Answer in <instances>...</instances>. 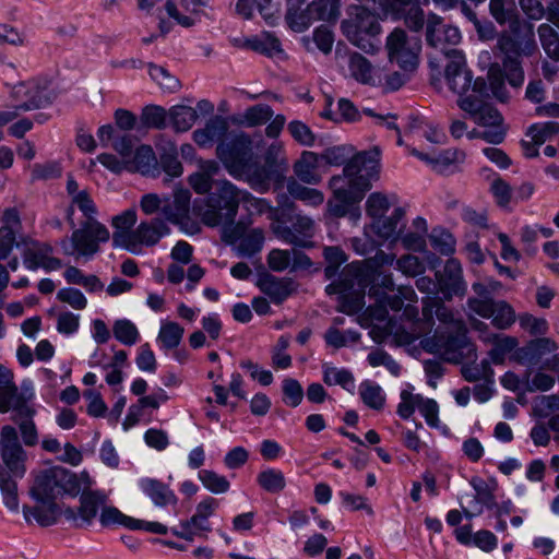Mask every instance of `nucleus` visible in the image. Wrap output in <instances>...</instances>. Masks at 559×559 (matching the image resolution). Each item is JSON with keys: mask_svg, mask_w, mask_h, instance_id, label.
<instances>
[{"mask_svg": "<svg viewBox=\"0 0 559 559\" xmlns=\"http://www.w3.org/2000/svg\"><path fill=\"white\" fill-rule=\"evenodd\" d=\"M80 491L81 486L75 474L60 466L45 469L36 476L29 489L36 506H24V518L29 522L33 516L40 526L52 525L61 512L56 499L63 495L74 497Z\"/></svg>", "mask_w": 559, "mask_h": 559, "instance_id": "obj_1", "label": "nucleus"}, {"mask_svg": "<svg viewBox=\"0 0 559 559\" xmlns=\"http://www.w3.org/2000/svg\"><path fill=\"white\" fill-rule=\"evenodd\" d=\"M247 193L239 190L228 180L215 181V187L209 193L205 206L201 213V221L210 227H216L225 222L236 218L239 204Z\"/></svg>", "mask_w": 559, "mask_h": 559, "instance_id": "obj_2", "label": "nucleus"}, {"mask_svg": "<svg viewBox=\"0 0 559 559\" xmlns=\"http://www.w3.org/2000/svg\"><path fill=\"white\" fill-rule=\"evenodd\" d=\"M457 106L475 123L487 128L485 131L473 130L467 133L469 139H483L491 144H500L504 141L508 127L503 122V117L499 110L485 99L462 98Z\"/></svg>", "mask_w": 559, "mask_h": 559, "instance_id": "obj_3", "label": "nucleus"}, {"mask_svg": "<svg viewBox=\"0 0 559 559\" xmlns=\"http://www.w3.org/2000/svg\"><path fill=\"white\" fill-rule=\"evenodd\" d=\"M420 344L427 352L439 354L449 362L476 360V347L467 337V328L464 322H456V329L451 332H436L433 336L424 338Z\"/></svg>", "mask_w": 559, "mask_h": 559, "instance_id": "obj_4", "label": "nucleus"}, {"mask_svg": "<svg viewBox=\"0 0 559 559\" xmlns=\"http://www.w3.org/2000/svg\"><path fill=\"white\" fill-rule=\"evenodd\" d=\"M343 35L356 47L367 53L377 51L376 45L370 40L381 32L380 23L369 9L364 5L352 4L346 10V17L341 23Z\"/></svg>", "mask_w": 559, "mask_h": 559, "instance_id": "obj_5", "label": "nucleus"}, {"mask_svg": "<svg viewBox=\"0 0 559 559\" xmlns=\"http://www.w3.org/2000/svg\"><path fill=\"white\" fill-rule=\"evenodd\" d=\"M216 156L234 178L241 179L254 159L252 140L245 132L228 133L217 144Z\"/></svg>", "mask_w": 559, "mask_h": 559, "instance_id": "obj_6", "label": "nucleus"}, {"mask_svg": "<svg viewBox=\"0 0 559 559\" xmlns=\"http://www.w3.org/2000/svg\"><path fill=\"white\" fill-rule=\"evenodd\" d=\"M452 59L447 64L444 78L449 88L459 95L456 100L462 98L484 99L488 96L487 81L484 78L473 80L472 71L466 67L464 56L453 50Z\"/></svg>", "mask_w": 559, "mask_h": 559, "instance_id": "obj_7", "label": "nucleus"}, {"mask_svg": "<svg viewBox=\"0 0 559 559\" xmlns=\"http://www.w3.org/2000/svg\"><path fill=\"white\" fill-rule=\"evenodd\" d=\"M108 239V229L95 218L90 217L81 224L80 228L73 230L71 238L61 240V247L66 254L75 255L76 259L91 258L99 251V242Z\"/></svg>", "mask_w": 559, "mask_h": 559, "instance_id": "obj_8", "label": "nucleus"}, {"mask_svg": "<svg viewBox=\"0 0 559 559\" xmlns=\"http://www.w3.org/2000/svg\"><path fill=\"white\" fill-rule=\"evenodd\" d=\"M385 48L390 62L396 63L403 71L417 68L421 50L420 36H408L405 29L396 27L388 36Z\"/></svg>", "mask_w": 559, "mask_h": 559, "instance_id": "obj_9", "label": "nucleus"}, {"mask_svg": "<svg viewBox=\"0 0 559 559\" xmlns=\"http://www.w3.org/2000/svg\"><path fill=\"white\" fill-rule=\"evenodd\" d=\"M433 311L440 322L450 325L453 330L456 329V322H464L456 318L454 312L444 306L440 298L427 296L423 298V319L412 322L411 332H407L404 337L406 343L411 344L431 332L435 325Z\"/></svg>", "mask_w": 559, "mask_h": 559, "instance_id": "obj_10", "label": "nucleus"}, {"mask_svg": "<svg viewBox=\"0 0 559 559\" xmlns=\"http://www.w3.org/2000/svg\"><path fill=\"white\" fill-rule=\"evenodd\" d=\"M169 233V227L164 219L155 217L142 222L132 234L112 235V243L116 247L127 249L132 253L140 252V246H154L159 239Z\"/></svg>", "mask_w": 559, "mask_h": 559, "instance_id": "obj_11", "label": "nucleus"}, {"mask_svg": "<svg viewBox=\"0 0 559 559\" xmlns=\"http://www.w3.org/2000/svg\"><path fill=\"white\" fill-rule=\"evenodd\" d=\"M0 455L5 468L15 477H23L27 454L23 449L17 431L13 426L5 425L0 431Z\"/></svg>", "mask_w": 559, "mask_h": 559, "instance_id": "obj_12", "label": "nucleus"}, {"mask_svg": "<svg viewBox=\"0 0 559 559\" xmlns=\"http://www.w3.org/2000/svg\"><path fill=\"white\" fill-rule=\"evenodd\" d=\"M497 47L504 58H521L522 55L531 56L536 49L534 25L524 23L518 33L502 32L498 36Z\"/></svg>", "mask_w": 559, "mask_h": 559, "instance_id": "obj_13", "label": "nucleus"}, {"mask_svg": "<svg viewBox=\"0 0 559 559\" xmlns=\"http://www.w3.org/2000/svg\"><path fill=\"white\" fill-rule=\"evenodd\" d=\"M461 40L460 31L451 25L443 23V19L433 13L427 14L426 43L443 52L445 56H453V50L449 46H455Z\"/></svg>", "mask_w": 559, "mask_h": 559, "instance_id": "obj_14", "label": "nucleus"}, {"mask_svg": "<svg viewBox=\"0 0 559 559\" xmlns=\"http://www.w3.org/2000/svg\"><path fill=\"white\" fill-rule=\"evenodd\" d=\"M0 227V260H5L16 242V236L22 230L20 212L16 207H8L1 215Z\"/></svg>", "mask_w": 559, "mask_h": 559, "instance_id": "obj_15", "label": "nucleus"}, {"mask_svg": "<svg viewBox=\"0 0 559 559\" xmlns=\"http://www.w3.org/2000/svg\"><path fill=\"white\" fill-rule=\"evenodd\" d=\"M12 411V417L34 416L35 409L27 404L26 397L19 392L14 381L0 388V413Z\"/></svg>", "mask_w": 559, "mask_h": 559, "instance_id": "obj_16", "label": "nucleus"}, {"mask_svg": "<svg viewBox=\"0 0 559 559\" xmlns=\"http://www.w3.org/2000/svg\"><path fill=\"white\" fill-rule=\"evenodd\" d=\"M257 286L274 304L283 302L294 292V282L292 278H278L267 272H263L259 275Z\"/></svg>", "mask_w": 559, "mask_h": 559, "instance_id": "obj_17", "label": "nucleus"}, {"mask_svg": "<svg viewBox=\"0 0 559 559\" xmlns=\"http://www.w3.org/2000/svg\"><path fill=\"white\" fill-rule=\"evenodd\" d=\"M412 154L428 163L431 168L440 175L451 173L452 166L462 164L466 157L465 153L457 148L444 150L440 152L436 157H431L430 155L419 152L416 148L412 150Z\"/></svg>", "mask_w": 559, "mask_h": 559, "instance_id": "obj_18", "label": "nucleus"}, {"mask_svg": "<svg viewBox=\"0 0 559 559\" xmlns=\"http://www.w3.org/2000/svg\"><path fill=\"white\" fill-rule=\"evenodd\" d=\"M330 188L333 191V199L328 201V210L332 216L343 217L348 213L349 207L358 202L346 191L343 177L333 176L330 179Z\"/></svg>", "mask_w": 559, "mask_h": 559, "instance_id": "obj_19", "label": "nucleus"}, {"mask_svg": "<svg viewBox=\"0 0 559 559\" xmlns=\"http://www.w3.org/2000/svg\"><path fill=\"white\" fill-rule=\"evenodd\" d=\"M557 348V343L551 338H536L518 349V361L524 365L534 366L537 365L546 354L554 353Z\"/></svg>", "mask_w": 559, "mask_h": 559, "instance_id": "obj_20", "label": "nucleus"}, {"mask_svg": "<svg viewBox=\"0 0 559 559\" xmlns=\"http://www.w3.org/2000/svg\"><path fill=\"white\" fill-rule=\"evenodd\" d=\"M439 288L447 299H451L453 295H463L465 293L462 267L457 260L450 259L447 261L443 276L439 281Z\"/></svg>", "mask_w": 559, "mask_h": 559, "instance_id": "obj_21", "label": "nucleus"}, {"mask_svg": "<svg viewBox=\"0 0 559 559\" xmlns=\"http://www.w3.org/2000/svg\"><path fill=\"white\" fill-rule=\"evenodd\" d=\"M290 221L292 228L287 226L278 227L277 233L283 238V240L298 247L312 246L311 242L304 240L296 233L305 237H310L313 231V221L310 217L302 215H296L294 218H290Z\"/></svg>", "mask_w": 559, "mask_h": 559, "instance_id": "obj_22", "label": "nucleus"}, {"mask_svg": "<svg viewBox=\"0 0 559 559\" xmlns=\"http://www.w3.org/2000/svg\"><path fill=\"white\" fill-rule=\"evenodd\" d=\"M489 12L499 25L508 24L512 33H518L524 24L519 17L514 0H490Z\"/></svg>", "mask_w": 559, "mask_h": 559, "instance_id": "obj_23", "label": "nucleus"}, {"mask_svg": "<svg viewBox=\"0 0 559 559\" xmlns=\"http://www.w3.org/2000/svg\"><path fill=\"white\" fill-rule=\"evenodd\" d=\"M228 122L222 116L211 118L204 128L193 132V140L201 147H209L215 141L221 142L227 136Z\"/></svg>", "mask_w": 559, "mask_h": 559, "instance_id": "obj_24", "label": "nucleus"}, {"mask_svg": "<svg viewBox=\"0 0 559 559\" xmlns=\"http://www.w3.org/2000/svg\"><path fill=\"white\" fill-rule=\"evenodd\" d=\"M140 486L156 507L176 506L178 502L177 496L169 486L158 479L144 478L141 480Z\"/></svg>", "mask_w": 559, "mask_h": 559, "instance_id": "obj_25", "label": "nucleus"}, {"mask_svg": "<svg viewBox=\"0 0 559 559\" xmlns=\"http://www.w3.org/2000/svg\"><path fill=\"white\" fill-rule=\"evenodd\" d=\"M243 46L267 57H275L280 60L287 59L280 39L269 32L247 38Z\"/></svg>", "mask_w": 559, "mask_h": 559, "instance_id": "obj_26", "label": "nucleus"}, {"mask_svg": "<svg viewBox=\"0 0 559 559\" xmlns=\"http://www.w3.org/2000/svg\"><path fill=\"white\" fill-rule=\"evenodd\" d=\"M108 496L99 490H83L80 496L78 514L80 519L90 524L97 515L99 508L107 503Z\"/></svg>", "mask_w": 559, "mask_h": 559, "instance_id": "obj_27", "label": "nucleus"}, {"mask_svg": "<svg viewBox=\"0 0 559 559\" xmlns=\"http://www.w3.org/2000/svg\"><path fill=\"white\" fill-rule=\"evenodd\" d=\"M217 507L218 502L214 498L209 497L204 499L197 506L195 513L189 520L180 522V526L188 527L191 525L202 534L211 532V526L207 520L214 513Z\"/></svg>", "mask_w": 559, "mask_h": 559, "instance_id": "obj_28", "label": "nucleus"}, {"mask_svg": "<svg viewBox=\"0 0 559 559\" xmlns=\"http://www.w3.org/2000/svg\"><path fill=\"white\" fill-rule=\"evenodd\" d=\"M405 212L396 207L390 216H382L371 224L373 231L383 239L395 238L402 231L401 221Z\"/></svg>", "mask_w": 559, "mask_h": 559, "instance_id": "obj_29", "label": "nucleus"}, {"mask_svg": "<svg viewBox=\"0 0 559 559\" xmlns=\"http://www.w3.org/2000/svg\"><path fill=\"white\" fill-rule=\"evenodd\" d=\"M23 262L28 270H37L41 266L46 253L52 252V247L45 242L34 241L28 238H23Z\"/></svg>", "mask_w": 559, "mask_h": 559, "instance_id": "obj_30", "label": "nucleus"}, {"mask_svg": "<svg viewBox=\"0 0 559 559\" xmlns=\"http://www.w3.org/2000/svg\"><path fill=\"white\" fill-rule=\"evenodd\" d=\"M285 21L294 32L301 33L306 31L313 22L309 4L304 9L295 0H288Z\"/></svg>", "mask_w": 559, "mask_h": 559, "instance_id": "obj_31", "label": "nucleus"}, {"mask_svg": "<svg viewBox=\"0 0 559 559\" xmlns=\"http://www.w3.org/2000/svg\"><path fill=\"white\" fill-rule=\"evenodd\" d=\"M481 340L486 343H492L493 347L489 352V356L495 364H502L508 353L513 350L518 341L511 336H500L499 334L481 335Z\"/></svg>", "mask_w": 559, "mask_h": 559, "instance_id": "obj_32", "label": "nucleus"}, {"mask_svg": "<svg viewBox=\"0 0 559 559\" xmlns=\"http://www.w3.org/2000/svg\"><path fill=\"white\" fill-rule=\"evenodd\" d=\"M287 191L294 199L312 206H318L324 201V195L321 191L302 186L294 177L287 179Z\"/></svg>", "mask_w": 559, "mask_h": 559, "instance_id": "obj_33", "label": "nucleus"}, {"mask_svg": "<svg viewBox=\"0 0 559 559\" xmlns=\"http://www.w3.org/2000/svg\"><path fill=\"white\" fill-rule=\"evenodd\" d=\"M348 69L350 76L361 84H373L372 70L370 61L358 52L349 56Z\"/></svg>", "mask_w": 559, "mask_h": 559, "instance_id": "obj_34", "label": "nucleus"}, {"mask_svg": "<svg viewBox=\"0 0 559 559\" xmlns=\"http://www.w3.org/2000/svg\"><path fill=\"white\" fill-rule=\"evenodd\" d=\"M242 178H245L248 181L251 188L259 191H265L270 186V181L272 178V169H270L265 165H259L258 163L252 160Z\"/></svg>", "mask_w": 559, "mask_h": 559, "instance_id": "obj_35", "label": "nucleus"}, {"mask_svg": "<svg viewBox=\"0 0 559 559\" xmlns=\"http://www.w3.org/2000/svg\"><path fill=\"white\" fill-rule=\"evenodd\" d=\"M394 19H402L404 25L413 33H420L427 26V15L419 4L414 3L403 10V13L392 15Z\"/></svg>", "mask_w": 559, "mask_h": 559, "instance_id": "obj_36", "label": "nucleus"}, {"mask_svg": "<svg viewBox=\"0 0 559 559\" xmlns=\"http://www.w3.org/2000/svg\"><path fill=\"white\" fill-rule=\"evenodd\" d=\"M377 160L370 153H359L352 157L344 166L342 176L345 182L352 178H355L360 174L362 169H374Z\"/></svg>", "mask_w": 559, "mask_h": 559, "instance_id": "obj_37", "label": "nucleus"}, {"mask_svg": "<svg viewBox=\"0 0 559 559\" xmlns=\"http://www.w3.org/2000/svg\"><path fill=\"white\" fill-rule=\"evenodd\" d=\"M236 11L245 20L252 19L254 11L269 19L273 14L272 0H238Z\"/></svg>", "mask_w": 559, "mask_h": 559, "instance_id": "obj_38", "label": "nucleus"}, {"mask_svg": "<svg viewBox=\"0 0 559 559\" xmlns=\"http://www.w3.org/2000/svg\"><path fill=\"white\" fill-rule=\"evenodd\" d=\"M169 116L173 127L178 132L188 131L198 119L197 110L183 105L174 106L169 111Z\"/></svg>", "mask_w": 559, "mask_h": 559, "instance_id": "obj_39", "label": "nucleus"}, {"mask_svg": "<svg viewBox=\"0 0 559 559\" xmlns=\"http://www.w3.org/2000/svg\"><path fill=\"white\" fill-rule=\"evenodd\" d=\"M257 481L263 490L270 493H278L286 487L284 473L275 468H267L260 472Z\"/></svg>", "mask_w": 559, "mask_h": 559, "instance_id": "obj_40", "label": "nucleus"}, {"mask_svg": "<svg viewBox=\"0 0 559 559\" xmlns=\"http://www.w3.org/2000/svg\"><path fill=\"white\" fill-rule=\"evenodd\" d=\"M263 242L264 231L261 228H252L239 241L237 253L240 257H252L262 249Z\"/></svg>", "mask_w": 559, "mask_h": 559, "instance_id": "obj_41", "label": "nucleus"}, {"mask_svg": "<svg viewBox=\"0 0 559 559\" xmlns=\"http://www.w3.org/2000/svg\"><path fill=\"white\" fill-rule=\"evenodd\" d=\"M539 40L546 55L559 61V35L549 24H540L537 28Z\"/></svg>", "mask_w": 559, "mask_h": 559, "instance_id": "obj_42", "label": "nucleus"}, {"mask_svg": "<svg viewBox=\"0 0 559 559\" xmlns=\"http://www.w3.org/2000/svg\"><path fill=\"white\" fill-rule=\"evenodd\" d=\"M487 88L491 91L495 98L501 103L509 100V93L504 85V74L498 64H493L488 70Z\"/></svg>", "mask_w": 559, "mask_h": 559, "instance_id": "obj_43", "label": "nucleus"}, {"mask_svg": "<svg viewBox=\"0 0 559 559\" xmlns=\"http://www.w3.org/2000/svg\"><path fill=\"white\" fill-rule=\"evenodd\" d=\"M323 381L328 385L338 384L347 391L354 389V377L346 369H338L328 365L323 366Z\"/></svg>", "mask_w": 559, "mask_h": 559, "instance_id": "obj_44", "label": "nucleus"}, {"mask_svg": "<svg viewBox=\"0 0 559 559\" xmlns=\"http://www.w3.org/2000/svg\"><path fill=\"white\" fill-rule=\"evenodd\" d=\"M183 332V328L177 322L166 321L162 323L158 340L166 349H174L180 344Z\"/></svg>", "mask_w": 559, "mask_h": 559, "instance_id": "obj_45", "label": "nucleus"}, {"mask_svg": "<svg viewBox=\"0 0 559 559\" xmlns=\"http://www.w3.org/2000/svg\"><path fill=\"white\" fill-rule=\"evenodd\" d=\"M323 257L326 262L324 275L326 280H332L336 276L340 266L346 261L345 252L336 246L325 247Z\"/></svg>", "mask_w": 559, "mask_h": 559, "instance_id": "obj_46", "label": "nucleus"}, {"mask_svg": "<svg viewBox=\"0 0 559 559\" xmlns=\"http://www.w3.org/2000/svg\"><path fill=\"white\" fill-rule=\"evenodd\" d=\"M0 490L5 506L15 510L19 506L17 485L9 473L0 471Z\"/></svg>", "mask_w": 559, "mask_h": 559, "instance_id": "obj_47", "label": "nucleus"}, {"mask_svg": "<svg viewBox=\"0 0 559 559\" xmlns=\"http://www.w3.org/2000/svg\"><path fill=\"white\" fill-rule=\"evenodd\" d=\"M150 75L160 86V88L174 93L179 90L180 82L171 75L165 68L150 63Z\"/></svg>", "mask_w": 559, "mask_h": 559, "instance_id": "obj_48", "label": "nucleus"}, {"mask_svg": "<svg viewBox=\"0 0 559 559\" xmlns=\"http://www.w3.org/2000/svg\"><path fill=\"white\" fill-rule=\"evenodd\" d=\"M359 393L362 402L372 409H381L384 405L385 399L381 393L379 385L365 381L360 384Z\"/></svg>", "mask_w": 559, "mask_h": 559, "instance_id": "obj_49", "label": "nucleus"}, {"mask_svg": "<svg viewBox=\"0 0 559 559\" xmlns=\"http://www.w3.org/2000/svg\"><path fill=\"white\" fill-rule=\"evenodd\" d=\"M272 116L273 110L271 106L266 104H259L246 109L243 114V122L248 127H255L264 124L272 118Z\"/></svg>", "mask_w": 559, "mask_h": 559, "instance_id": "obj_50", "label": "nucleus"}, {"mask_svg": "<svg viewBox=\"0 0 559 559\" xmlns=\"http://www.w3.org/2000/svg\"><path fill=\"white\" fill-rule=\"evenodd\" d=\"M112 332L115 337L124 345L131 346L139 338L136 326L129 320H117L114 324Z\"/></svg>", "mask_w": 559, "mask_h": 559, "instance_id": "obj_51", "label": "nucleus"}, {"mask_svg": "<svg viewBox=\"0 0 559 559\" xmlns=\"http://www.w3.org/2000/svg\"><path fill=\"white\" fill-rule=\"evenodd\" d=\"M492 324L500 330L510 328L515 321V312L512 307L503 300L496 301Z\"/></svg>", "mask_w": 559, "mask_h": 559, "instance_id": "obj_52", "label": "nucleus"}, {"mask_svg": "<svg viewBox=\"0 0 559 559\" xmlns=\"http://www.w3.org/2000/svg\"><path fill=\"white\" fill-rule=\"evenodd\" d=\"M502 67L504 78L508 80L509 84L515 88L521 87L524 82V70L522 68L521 58H503Z\"/></svg>", "mask_w": 559, "mask_h": 559, "instance_id": "obj_53", "label": "nucleus"}, {"mask_svg": "<svg viewBox=\"0 0 559 559\" xmlns=\"http://www.w3.org/2000/svg\"><path fill=\"white\" fill-rule=\"evenodd\" d=\"M166 110L156 105L145 106L141 114V121L147 128L163 129L166 126Z\"/></svg>", "mask_w": 559, "mask_h": 559, "instance_id": "obj_54", "label": "nucleus"}, {"mask_svg": "<svg viewBox=\"0 0 559 559\" xmlns=\"http://www.w3.org/2000/svg\"><path fill=\"white\" fill-rule=\"evenodd\" d=\"M19 426L23 442L26 447H34L38 443V432L33 421V416L12 417Z\"/></svg>", "mask_w": 559, "mask_h": 559, "instance_id": "obj_55", "label": "nucleus"}, {"mask_svg": "<svg viewBox=\"0 0 559 559\" xmlns=\"http://www.w3.org/2000/svg\"><path fill=\"white\" fill-rule=\"evenodd\" d=\"M99 521L103 526L119 524L130 530H132V525L134 524L133 518L123 514L115 507L106 506L102 509Z\"/></svg>", "mask_w": 559, "mask_h": 559, "instance_id": "obj_56", "label": "nucleus"}, {"mask_svg": "<svg viewBox=\"0 0 559 559\" xmlns=\"http://www.w3.org/2000/svg\"><path fill=\"white\" fill-rule=\"evenodd\" d=\"M199 479L214 493H224L229 489V481L213 471L203 469L199 472Z\"/></svg>", "mask_w": 559, "mask_h": 559, "instance_id": "obj_57", "label": "nucleus"}, {"mask_svg": "<svg viewBox=\"0 0 559 559\" xmlns=\"http://www.w3.org/2000/svg\"><path fill=\"white\" fill-rule=\"evenodd\" d=\"M309 8L313 21L322 20L332 22L336 21L340 15L336 12V7H332L331 0H313L311 3H309Z\"/></svg>", "mask_w": 559, "mask_h": 559, "instance_id": "obj_58", "label": "nucleus"}, {"mask_svg": "<svg viewBox=\"0 0 559 559\" xmlns=\"http://www.w3.org/2000/svg\"><path fill=\"white\" fill-rule=\"evenodd\" d=\"M288 132L296 142L305 146H312L316 135L311 129L299 120H293L287 126Z\"/></svg>", "mask_w": 559, "mask_h": 559, "instance_id": "obj_59", "label": "nucleus"}, {"mask_svg": "<svg viewBox=\"0 0 559 559\" xmlns=\"http://www.w3.org/2000/svg\"><path fill=\"white\" fill-rule=\"evenodd\" d=\"M559 132V122L549 121L540 124H533L527 131V135L532 138L536 144H543L552 135Z\"/></svg>", "mask_w": 559, "mask_h": 559, "instance_id": "obj_60", "label": "nucleus"}, {"mask_svg": "<svg viewBox=\"0 0 559 559\" xmlns=\"http://www.w3.org/2000/svg\"><path fill=\"white\" fill-rule=\"evenodd\" d=\"M219 226H222V240L228 245H234L238 240L240 241L249 231L243 222L235 223V219L222 223Z\"/></svg>", "mask_w": 559, "mask_h": 559, "instance_id": "obj_61", "label": "nucleus"}, {"mask_svg": "<svg viewBox=\"0 0 559 559\" xmlns=\"http://www.w3.org/2000/svg\"><path fill=\"white\" fill-rule=\"evenodd\" d=\"M389 207L390 204L386 197L381 193L370 194L366 203V212L374 221L384 216Z\"/></svg>", "mask_w": 559, "mask_h": 559, "instance_id": "obj_62", "label": "nucleus"}, {"mask_svg": "<svg viewBox=\"0 0 559 559\" xmlns=\"http://www.w3.org/2000/svg\"><path fill=\"white\" fill-rule=\"evenodd\" d=\"M283 393L285 402L293 407L298 406L304 396V391L300 383L292 378H287L283 381Z\"/></svg>", "mask_w": 559, "mask_h": 559, "instance_id": "obj_63", "label": "nucleus"}, {"mask_svg": "<svg viewBox=\"0 0 559 559\" xmlns=\"http://www.w3.org/2000/svg\"><path fill=\"white\" fill-rule=\"evenodd\" d=\"M292 262V252L288 250L273 249L267 254V265L274 272L285 271Z\"/></svg>", "mask_w": 559, "mask_h": 559, "instance_id": "obj_64", "label": "nucleus"}]
</instances>
